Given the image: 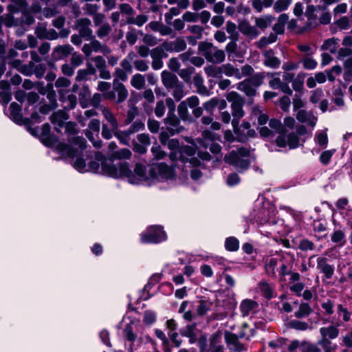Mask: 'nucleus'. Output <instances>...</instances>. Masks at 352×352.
Returning <instances> with one entry per match:
<instances>
[{
	"instance_id": "f257e3e1",
	"label": "nucleus",
	"mask_w": 352,
	"mask_h": 352,
	"mask_svg": "<svg viewBox=\"0 0 352 352\" xmlns=\"http://www.w3.org/2000/svg\"><path fill=\"white\" fill-rule=\"evenodd\" d=\"M50 131L51 126L48 123L42 126L39 138L43 144L48 147L56 146L58 152L64 157H74L77 155V150L67 144L59 143L57 137L52 135Z\"/></svg>"
},
{
	"instance_id": "f03ea898",
	"label": "nucleus",
	"mask_w": 352,
	"mask_h": 352,
	"mask_svg": "<svg viewBox=\"0 0 352 352\" xmlns=\"http://www.w3.org/2000/svg\"><path fill=\"white\" fill-rule=\"evenodd\" d=\"M199 99L197 96H192L182 101L177 106V113L184 122H192L199 118L204 113L203 107H199Z\"/></svg>"
},
{
	"instance_id": "7ed1b4c3",
	"label": "nucleus",
	"mask_w": 352,
	"mask_h": 352,
	"mask_svg": "<svg viewBox=\"0 0 352 352\" xmlns=\"http://www.w3.org/2000/svg\"><path fill=\"white\" fill-rule=\"evenodd\" d=\"M250 156V150L241 146L226 154L223 160L226 163L233 166L239 172H242L250 166V161L248 159Z\"/></svg>"
},
{
	"instance_id": "20e7f679",
	"label": "nucleus",
	"mask_w": 352,
	"mask_h": 352,
	"mask_svg": "<svg viewBox=\"0 0 352 352\" xmlns=\"http://www.w3.org/2000/svg\"><path fill=\"white\" fill-rule=\"evenodd\" d=\"M307 129L305 126L300 124L296 127L295 132H290L278 135L275 139L276 145L280 148H285L287 146L290 149H294L300 146V136L306 135Z\"/></svg>"
},
{
	"instance_id": "39448f33",
	"label": "nucleus",
	"mask_w": 352,
	"mask_h": 352,
	"mask_svg": "<svg viewBox=\"0 0 352 352\" xmlns=\"http://www.w3.org/2000/svg\"><path fill=\"white\" fill-rule=\"evenodd\" d=\"M198 51L206 60L213 64H221L226 59V54L223 50L214 46L212 43L201 41L198 45Z\"/></svg>"
},
{
	"instance_id": "423d86ee",
	"label": "nucleus",
	"mask_w": 352,
	"mask_h": 352,
	"mask_svg": "<svg viewBox=\"0 0 352 352\" xmlns=\"http://www.w3.org/2000/svg\"><path fill=\"white\" fill-rule=\"evenodd\" d=\"M265 77L264 72L256 73L252 77L239 82L236 85V89L249 98L254 97L257 94L256 88L263 83Z\"/></svg>"
},
{
	"instance_id": "0eeeda50",
	"label": "nucleus",
	"mask_w": 352,
	"mask_h": 352,
	"mask_svg": "<svg viewBox=\"0 0 352 352\" xmlns=\"http://www.w3.org/2000/svg\"><path fill=\"white\" fill-rule=\"evenodd\" d=\"M226 99L231 102L232 114L233 116L232 125L233 128L237 127L239 120L244 116L243 107L245 102V98L237 92L231 91L227 94Z\"/></svg>"
},
{
	"instance_id": "6e6552de",
	"label": "nucleus",
	"mask_w": 352,
	"mask_h": 352,
	"mask_svg": "<svg viewBox=\"0 0 352 352\" xmlns=\"http://www.w3.org/2000/svg\"><path fill=\"white\" fill-rule=\"evenodd\" d=\"M150 174L153 178L157 179L168 180L176 177L174 167L164 162L153 164L150 169Z\"/></svg>"
},
{
	"instance_id": "1a4fd4ad",
	"label": "nucleus",
	"mask_w": 352,
	"mask_h": 352,
	"mask_svg": "<svg viewBox=\"0 0 352 352\" xmlns=\"http://www.w3.org/2000/svg\"><path fill=\"white\" fill-rule=\"evenodd\" d=\"M141 236L144 243H156L164 240L166 234L161 227L151 226Z\"/></svg>"
},
{
	"instance_id": "9d476101",
	"label": "nucleus",
	"mask_w": 352,
	"mask_h": 352,
	"mask_svg": "<svg viewBox=\"0 0 352 352\" xmlns=\"http://www.w3.org/2000/svg\"><path fill=\"white\" fill-rule=\"evenodd\" d=\"M91 25V21L89 18L82 17L75 21L74 29L83 36L85 40L88 41L94 36Z\"/></svg>"
},
{
	"instance_id": "9b49d317",
	"label": "nucleus",
	"mask_w": 352,
	"mask_h": 352,
	"mask_svg": "<svg viewBox=\"0 0 352 352\" xmlns=\"http://www.w3.org/2000/svg\"><path fill=\"white\" fill-rule=\"evenodd\" d=\"M181 118L177 116L174 113H168L166 118L164 119V123L166 125V129L172 135L182 133L185 128L181 125Z\"/></svg>"
},
{
	"instance_id": "f8f14e48",
	"label": "nucleus",
	"mask_w": 352,
	"mask_h": 352,
	"mask_svg": "<svg viewBox=\"0 0 352 352\" xmlns=\"http://www.w3.org/2000/svg\"><path fill=\"white\" fill-rule=\"evenodd\" d=\"M244 336L245 335L243 333H241L239 336H238L233 333L226 331L225 333V340L229 349L234 352L246 351L245 345L239 340V338H243Z\"/></svg>"
},
{
	"instance_id": "ddd939ff",
	"label": "nucleus",
	"mask_w": 352,
	"mask_h": 352,
	"mask_svg": "<svg viewBox=\"0 0 352 352\" xmlns=\"http://www.w3.org/2000/svg\"><path fill=\"white\" fill-rule=\"evenodd\" d=\"M69 118V116L67 111L63 109L52 113L50 117V120L54 126L55 131L60 133V129L64 126V124L66 123L65 121L67 120Z\"/></svg>"
},
{
	"instance_id": "4468645a",
	"label": "nucleus",
	"mask_w": 352,
	"mask_h": 352,
	"mask_svg": "<svg viewBox=\"0 0 352 352\" xmlns=\"http://www.w3.org/2000/svg\"><path fill=\"white\" fill-rule=\"evenodd\" d=\"M122 333L124 340L131 342L129 352H133L134 342L138 338V325L131 322L125 326Z\"/></svg>"
},
{
	"instance_id": "2eb2a0df",
	"label": "nucleus",
	"mask_w": 352,
	"mask_h": 352,
	"mask_svg": "<svg viewBox=\"0 0 352 352\" xmlns=\"http://www.w3.org/2000/svg\"><path fill=\"white\" fill-rule=\"evenodd\" d=\"M94 63V67L99 71V76L101 78L109 80L111 78L110 72L107 69L106 60L102 56H96L91 58Z\"/></svg>"
},
{
	"instance_id": "dca6fc26",
	"label": "nucleus",
	"mask_w": 352,
	"mask_h": 352,
	"mask_svg": "<svg viewBox=\"0 0 352 352\" xmlns=\"http://www.w3.org/2000/svg\"><path fill=\"white\" fill-rule=\"evenodd\" d=\"M251 119L257 121L258 125H265L269 120V116L261 106H254L250 113Z\"/></svg>"
},
{
	"instance_id": "f3484780",
	"label": "nucleus",
	"mask_w": 352,
	"mask_h": 352,
	"mask_svg": "<svg viewBox=\"0 0 352 352\" xmlns=\"http://www.w3.org/2000/svg\"><path fill=\"white\" fill-rule=\"evenodd\" d=\"M161 78L163 85L168 90H170L171 88L181 82L175 74L166 70L162 72Z\"/></svg>"
},
{
	"instance_id": "a211bd4d",
	"label": "nucleus",
	"mask_w": 352,
	"mask_h": 352,
	"mask_svg": "<svg viewBox=\"0 0 352 352\" xmlns=\"http://www.w3.org/2000/svg\"><path fill=\"white\" fill-rule=\"evenodd\" d=\"M192 82L198 94L203 96H209L210 95L211 91L205 85L204 78L199 73L194 75Z\"/></svg>"
},
{
	"instance_id": "6ab92c4d",
	"label": "nucleus",
	"mask_w": 352,
	"mask_h": 352,
	"mask_svg": "<svg viewBox=\"0 0 352 352\" xmlns=\"http://www.w3.org/2000/svg\"><path fill=\"white\" fill-rule=\"evenodd\" d=\"M317 267L327 279L332 278L334 273V267L328 263V259L326 257H318L317 258Z\"/></svg>"
},
{
	"instance_id": "aec40b11",
	"label": "nucleus",
	"mask_w": 352,
	"mask_h": 352,
	"mask_svg": "<svg viewBox=\"0 0 352 352\" xmlns=\"http://www.w3.org/2000/svg\"><path fill=\"white\" fill-rule=\"evenodd\" d=\"M296 119L301 123H306L307 125L314 127L318 121L316 116L311 111L302 109L298 111Z\"/></svg>"
},
{
	"instance_id": "412c9836",
	"label": "nucleus",
	"mask_w": 352,
	"mask_h": 352,
	"mask_svg": "<svg viewBox=\"0 0 352 352\" xmlns=\"http://www.w3.org/2000/svg\"><path fill=\"white\" fill-rule=\"evenodd\" d=\"M263 64L266 67L276 69L281 64L280 60L275 56L274 52L272 50H267L263 52Z\"/></svg>"
},
{
	"instance_id": "4be33fe9",
	"label": "nucleus",
	"mask_w": 352,
	"mask_h": 352,
	"mask_svg": "<svg viewBox=\"0 0 352 352\" xmlns=\"http://www.w3.org/2000/svg\"><path fill=\"white\" fill-rule=\"evenodd\" d=\"M113 160L114 159H111V156L110 155L108 160H104L101 164V173L114 178H118V170L113 164Z\"/></svg>"
},
{
	"instance_id": "5701e85b",
	"label": "nucleus",
	"mask_w": 352,
	"mask_h": 352,
	"mask_svg": "<svg viewBox=\"0 0 352 352\" xmlns=\"http://www.w3.org/2000/svg\"><path fill=\"white\" fill-rule=\"evenodd\" d=\"M239 31L245 36L251 39L256 38L259 32L256 27L252 26L247 21H243L239 24Z\"/></svg>"
},
{
	"instance_id": "b1692460",
	"label": "nucleus",
	"mask_w": 352,
	"mask_h": 352,
	"mask_svg": "<svg viewBox=\"0 0 352 352\" xmlns=\"http://www.w3.org/2000/svg\"><path fill=\"white\" fill-rule=\"evenodd\" d=\"M85 69H79L77 72L75 80L76 82L87 81L89 80V76L91 75H96V70L94 66L89 63L86 64Z\"/></svg>"
},
{
	"instance_id": "393cba45",
	"label": "nucleus",
	"mask_w": 352,
	"mask_h": 352,
	"mask_svg": "<svg viewBox=\"0 0 352 352\" xmlns=\"http://www.w3.org/2000/svg\"><path fill=\"white\" fill-rule=\"evenodd\" d=\"M90 43H85L82 47V52L87 56L89 57L91 55L92 52H98L101 47V43L97 40L94 35L91 38H89Z\"/></svg>"
},
{
	"instance_id": "a878e982",
	"label": "nucleus",
	"mask_w": 352,
	"mask_h": 352,
	"mask_svg": "<svg viewBox=\"0 0 352 352\" xmlns=\"http://www.w3.org/2000/svg\"><path fill=\"white\" fill-rule=\"evenodd\" d=\"M113 90L116 93L118 97L116 100V104H120L126 100L129 96L128 90L124 85L122 82H116V79L113 80Z\"/></svg>"
},
{
	"instance_id": "bb28decb",
	"label": "nucleus",
	"mask_w": 352,
	"mask_h": 352,
	"mask_svg": "<svg viewBox=\"0 0 352 352\" xmlns=\"http://www.w3.org/2000/svg\"><path fill=\"white\" fill-rule=\"evenodd\" d=\"M340 326V322H336L335 325L331 324L328 327H321L320 329V333L321 337L330 338V339H336L339 335V329L338 327Z\"/></svg>"
},
{
	"instance_id": "cd10ccee",
	"label": "nucleus",
	"mask_w": 352,
	"mask_h": 352,
	"mask_svg": "<svg viewBox=\"0 0 352 352\" xmlns=\"http://www.w3.org/2000/svg\"><path fill=\"white\" fill-rule=\"evenodd\" d=\"M118 177H126L131 184H136L137 179L133 172L130 170L127 163H120Z\"/></svg>"
},
{
	"instance_id": "c85d7f7f",
	"label": "nucleus",
	"mask_w": 352,
	"mask_h": 352,
	"mask_svg": "<svg viewBox=\"0 0 352 352\" xmlns=\"http://www.w3.org/2000/svg\"><path fill=\"white\" fill-rule=\"evenodd\" d=\"M74 48L69 44L57 45L53 51V55L58 59H62L72 54Z\"/></svg>"
},
{
	"instance_id": "c756f323",
	"label": "nucleus",
	"mask_w": 352,
	"mask_h": 352,
	"mask_svg": "<svg viewBox=\"0 0 352 352\" xmlns=\"http://www.w3.org/2000/svg\"><path fill=\"white\" fill-rule=\"evenodd\" d=\"M204 72L208 78H221L222 67L217 66L216 64L208 65L204 67Z\"/></svg>"
},
{
	"instance_id": "7c9ffc66",
	"label": "nucleus",
	"mask_w": 352,
	"mask_h": 352,
	"mask_svg": "<svg viewBox=\"0 0 352 352\" xmlns=\"http://www.w3.org/2000/svg\"><path fill=\"white\" fill-rule=\"evenodd\" d=\"M101 111L102 116L107 121L111 128H112L113 130H116L119 126V124L115 115L112 113V111L110 109H109L106 107H102Z\"/></svg>"
},
{
	"instance_id": "2f4dec72",
	"label": "nucleus",
	"mask_w": 352,
	"mask_h": 352,
	"mask_svg": "<svg viewBox=\"0 0 352 352\" xmlns=\"http://www.w3.org/2000/svg\"><path fill=\"white\" fill-rule=\"evenodd\" d=\"M10 117L16 123H22L24 122L21 113V107L16 102H12L10 106Z\"/></svg>"
},
{
	"instance_id": "473e14b6",
	"label": "nucleus",
	"mask_w": 352,
	"mask_h": 352,
	"mask_svg": "<svg viewBox=\"0 0 352 352\" xmlns=\"http://www.w3.org/2000/svg\"><path fill=\"white\" fill-rule=\"evenodd\" d=\"M258 307V303L252 300H244L240 306L242 315L247 316Z\"/></svg>"
},
{
	"instance_id": "72a5a7b5",
	"label": "nucleus",
	"mask_w": 352,
	"mask_h": 352,
	"mask_svg": "<svg viewBox=\"0 0 352 352\" xmlns=\"http://www.w3.org/2000/svg\"><path fill=\"white\" fill-rule=\"evenodd\" d=\"M222 73L225 74L226 76L231 77L234 76L236 79H241V75L240 69L237 67H234L230 63H227L221 65Z\"/></svg>"
},
{
	"instance_id": "f704fd0d",
	"label": "nucleus",
	"mask_w": 352,
	"mask_h": 352,
	"mask_svg": "<svg viewBox=\"0 0 352 352\" xmlns=\"http://www.w3.org/2000/svg\"><path fill=\"white\" fill-rule=\"evenodd\" d=\"M111 32L112 28L111 25L107 22H104L100 26L98 27L96 34L98 38L107 40Z\"/></svg>"
},
{
	"instance_id": "c9c22d12",
	"label": "nucleus",
	"mask_w": 352,
	"mask_h": 352,
	"mask_svg": "<svg viewBox=\"0 0 352 352\" xmlns=\"http://www.w3.org/2000/svg\"><path fill=\"white\" fill-rule=\"evenodd\" d=\"M212 306V302L210 300H199L196 307V314L199 317L205 316L207 314V312L211 309Z\"/></svg>"
},
{
	"instance_id": "e433bc0d",
	"label": "nucleus",
	"mask_w": 352,
	"mask_h": 352,
	"mask_svg": "<svg viewBox=\"0 0 352 352\" xmlns=\"http://www.w3.org/2000/svg\"><path fill=\"white\" fill-rule=\"evenodd\" d=\"M0 23H3L6 27H17L21 25L19 19H16L11 14H6L0 16Z\"/></svg>"
},
{
	"instance_id": "4c0bfd02",
	"label": "nucleus",
	"mask_w": 352,
	"mask_h": 352,
	"mask_svg": "<svg viewBox=\"0 0 352 352\" xmlns=\"http://www.w3.org/2000/svg\"><path fill=\"white\" fill-rule=\"evenodd\" d=\"M130 82L133 87L138 90H141L145 87V77L140 73L135 74L131 77Z\"/></svg>"
},
{
	"instance_id": "58836bf2",
	"label": "nucleus",
	"mask_w": 352,
	"mask_h": 352,
	"mask_svg": "<svg viewBox=\"0 0 352 352\" xmlns=\"http://www.w3.org/2000/svg\"><path fill=\"white\" fill-rule=\"evenodd\" d=\"M128 107L129 109L126 112V117L124 120V123L126 124H131L135 118L139 114V109L133 103L129 102Z\"/></svg>"
},
{
	"instance_id": "ea45409f",
	"label": "nucleus",
	"mask_w": 352,
	"mask_h": 352,
	"mask_svg": "<svg viewBox=\"0 0 352 352\" xmlns=\"http://www.w3.org/2000/svg\"><path fill=\"white\" fill-rule=\"evenodd\" d=\"M148 21V16L145 14H139L136 17L127 16L126 23L129 25H136L139 27L142 26Z\"/></svg>"
},
{
	"instance_id": "a19ab883",
	"label": "nucleus",
	"mask_w": 352,
	"mask_h": 352,
	"mask_svg": "<svg viewBox=\"0 0 352 352\" xmlns=\"http://www.w3.org/2000/svg\"><path fill=\"white\" fill-rule=\"evenodd\" d=\"M277 38V35L275 33H271L268 36L262 37L256 43V45L259 49H263L269 44L275 43Z\"/></svg>"
},
{
	"instance_id": "79ce46f5",
	"label": "nucleus",
	"mask_w": 352,
	"mask_h": 352,
	"mask_svg": "<svg viewBox=\"0 0 352 352\" xmlns=\"http://www.w3.org/2000/svg\"><path fill=\"white\" fill-rule=\"evenodd\" d=\"M312 309L308 303L302 302L300 305L298 311L294 313V316L297 318H302L307 317L311 312Z\"/></svg>"
},
{
	"instance_id": "37998d69",
	"label": "nucleus",
	"mask_w": 352,
	"mask_h": 352,
	"mask_svg": "<svg viewBox=\"0 0 352 352\" xmlns=\"http://www.w3.org/2000/svg\"><path fill=\"white\" fill-rule=\"evenodd\" d=\"M331 339L321 337V339L318 340V344L323 349L324 352H334L337 348L336 344H333Z\"/></svg>"
},
{
	"instance_id": "c03bdc74",
	"label": "nucleus",
	"mask_w": 352,
	"mask_h": 352,
	"mask_svg": "<svg viewBox=\"0 0 352 352\" xmlns=\"http://www.w3.org/2000/svg\"><path fill=\"white\" fill-rule=\"evenodd\" d=\"M338 41L336 38H329L324 41L321 48L322 50H329L331 54H335L337 52Z\"/></svg>"
},
{
	"instance_id": "a18cd8bd",
	"label": "nucleus",
	"mask_w": 352,
	"mask_h": 352,
	"mask_svg": "<svg viewBox=\"0 0 352 352\" xmlns=\"http://www.w3.org/2000/svg\"><path fill=\"white\" fill-rule=\"evenodd\" d=\"M274 19V18L272 16L267 15L263 17L256 18L255 20V24L258 28L265 30L271 25Z\"/></svg>"
},
{
	"instance_id": "49530a36",
	"label": "nucleus",
	"mask_w": 352,
	"mask_h": 352,
	"mask_svg": "<svg viewBox=\"0 0 352 352\" xmlns=\"http://www.w3.org/2000/svg\"><path fill=\"white\" fill-rule=\"evenodd\" d=\"M195 328V324L188 325L186 329L181 331V335L189 338V342L194 344L197 342V336L194 331Z\"/></svg>"
},
{
	"instance_id": "de8ad7c7",
	"label": "nucleus",
	"mask_w": 352,
	"mask_h": 352,
	"mask_svg": "<svg viewBox=\"0 0 352 352\" xmlns=\"http://www.w3.org/2000/svg\"><path fill=\"white\" fill-rule=\"evenodd\" d=\"M131 151L126 148H121L118 151H116L111 154V159L114 160H126L131 157Z\"/></svg>"
},
{
	"instance_id": "09e8293b",
	"label": "nucleus",
	"mask_w": 352,
	"mask_h": 352,
	"mask_svg": "<svg viewBox=\"0 0 352 352\" xmlns=\"http://www.w3.org/2000/svg\"><path fill=\"white\" fill-rule=\"evenodd\" d=\"M332 242L337 243L338 247L343 246L346 243L345 234L341 230H336L331 235Z\"/></svg>"
},
{
	"instance_id": "8fccbe9b",
	"label": "nucleus",
	"mask_w": 352,
	"mask_h": 352,
	"mask_svg": "<svg viewBox=\"0 0 352 352\" xmlns=\"http://www.w3.org/2000/svg\"><path fill=\"white\" fill-rule=\"evenodd\" d=\"M332 100L335 104L338 107H341L344 105V100L343 98L344 93L342 89L338 87L333 90Z\"/></svg>"
},
{
	"instance_id": "3c124183",
	"label": "nucleus",
	"mask_w": 352,
	"mask_h": 352,
	"mask_svg": "<svg viewBox=\"0 0 352 352\" xmlns=\"http://www.w3.org/2000/svg\"><path fill=\"white\" fill-rule=\"evenodd\" d=\"M268 121L270 127L274 129L279 135L286 133V129L283 126L280 120L276 118H269Z\"/></svg>"
},
{
	"instance_id": "603ef678",
	"label": "nucleus",
	"mask_w": 352,
	"mask_h": 352,
	"mask_svg": "<svg viewBox=\"0 0 352 352\" xmlns=\"http://www.w3.org/2000/svg\"><path fill=\"white\" fill-rule=\"evenodd\" d=\"M67 141L69 144L78 146V148L83 151L87 148V142L86 140L80 136H73V137H68Z\"/></svg>"
},
{
	"instance_id": "864d4df0",
	"label": "nucleus",
	"mask_w": 352,
	"mask_h": 352,
	"mask_svg": "<svg viewBox=\"0 0 352 352\" xmlns=\"http://www.w3.org/2000/svg\"><path fill=\"white\" fill-rule=\"evenodd\" d=\"M278 261L275 258H271L265 262V269L268 276H275V268L277 266Z\"/></svg>"
},
{
	"instance_id": "5fc2aeb1",
	"label": "nucleus",
	"mask_w": 352,
	"mask_h": 352,
	"mask_svg": "<svg viewBox=\"0 0 352 352\" xmlns=\"http://www.w3.org/2000/svg\"><path fill=\"white\" fill-rule=\"evenodd\" d=\"M170 90H173L172 95L176 101H179L185 96L184 85L182 82Z\"/></svg>"
},
{
	"instance_id": "6e6d98bb",
	"label": "nucleus",
	"mask_w": 352,
	"mask_h": 352,
	"mask_svg": "<svg viewBox=\"0 0 352 352\" xmlns=\"http://www.w3.org/2000/svg\"><path fill=\"white\" fill-rule=\"evenodd\" d=\"M259 289L262 294L267 299H270L272 297L273 289L270 285L266 281H261L258 284Z\"/></svg>"
},
{
	"instance_id": "4d7b16f0",
	"label": "nucleus",
	"mask_w": 352,
	"mask_h": 352,
	"mask_svg": "<svg viewBox=\"0 0 352 352\" xmlns=\"http://www.w3.org/2000/svg\"><path fill=\"white\" fill-rule=\"evenodd\" d=\"M303 67L306 69H314L316 67L318 63L311 56H303L300 60Z\"/></svg>"
},
{
	"instance_id": "13d9d810",
	"label": "nucleus",
	"mask_w": 352,
	"mask_h": 352,
	"mask_svg": "<svg viewBox=\"0 0 352 352\" xmlns=\"http://www.w3.org/2000/svg\"><path fill=\"white\" fill-rule=\"evenodd\" d=\"M113 131V135L124 145L129 144V138L127 136L124 131L119 129V126Z\"/></svg>"
},
{
	"instance_id": "bf43d9fd",
	"label": "nucleus",
	"mask_w": 352,
	"mask_h": 352,
	"mask_svg": "<svg viewBox=\"0 0 352 352\" xmlns=\"http://www.w3.org/2000/svg\"><path fill=\"white\" fill-rule=\"evenodd\" d=\"M292 0H276L274 4V10L278 13L288 8Z\"/></svg>"
},
{
	"instance_id": "052dcab7",
	"label": "nucleus",
	"mask_w": 352,
	"mask_h": 352,
	"mask_svg": "<svg viewBox=\"0 0 352 352\" xmlns=\"http://www.w3.org/2000/svg\"><path fill=\"white\" fill-rule=\"evenodd\" d=\"M19 20L21 22L20 26L21 27L24 25L28 26L31 25L35 21L34 16L31 14V13L29 11L27 10L23 11L22 16L19 19Z\"/></svg>"
},
{
	"instance_id": "680f3d73",
	"label": "nucleus",
	"mask_w": 352,
	"mask_h": 352,
	"mask_svg": "<svg viewBox=\"0 0 352 352\" xmlns=\"http://www.w3.org/2000/svg\"><path fill=\"white\" fill-rule=\"evenodd\" d=\"M195 72V68L190 67L186 69H180L177 72L180 78L186 82H189L191 79V76Z\"/></svg>"
},
{
	"instance_id": "e2e57ef3",
	"label": "nucleus",
	"mask_w": 352,
	"mask_h": 352,
	"mask_svg": "<svg viewBox=\"0 0 352 352\" xmlns=\"http://www.w3.org/2000/svg\"><path fill=\"white\" fill-rule=\"evenodd\" d=\"M278 73H267V76L271 77L272 79L269 81V85L274 89H279L283 82L279 77L276 76Z\"/></svg>"
},
{
	"instance_id": "0e129e2a",
	"label": "nucleus",
	"mask_w": 352,
	"mask_h": 352,
	"mask_svg": "<svg viewBox=\"0 0 352 352\" xmlns=\"http://www.w3.org/2000/svg\"><path fill=\"white\" fill-rule=\"evenodd\" d=\"M146 166L140 163H137L135 166L134 170H133V175L138 177V179L136 178L137 182L138 180H142L146 178Z\"/></svg>"
},
{
	"instance_id": "69168bd1",
	"label": "nucleus",
	"mask_w": 352,
	"mask_h": 352,
	"mask_svg": "<svg viewBox=\"0 0 352 352\" xmlns=\"http://www.w3.org/2000/svg\"><path fill=\"white\" fill-rule=\"evenodd\" d=\"M64 126L65 128V133L67 134L69 137H73L78 134V129L77 127V124L74 122H67Z\"/></svg>"
},
{
	"instance_id": "338daca9",
	"label": "nucleus",
	"mask_w": 352,
	"mask_h": 352,
	"mask_svg": "<svg viewBox=\"0 0 352 352\" xmlns=\"http://www.w3.org/2000/svg\"><path fill=\"white\" fill-rule=\"evenodd\" d=\"M118 9L120 10V14L126 15L127 16H132L135 10L133 7L126 3H122L118 5Z\"/></svg>"
},
{
	"instance_id": "774afa93",
	"label": "nucleus",
	"mask_w": 352,
	"mask_h": 352,
	"mask_svg": "<svg viewBox=\"0 0 352 352\" xmlns=\"http://www.w3.org/2000/svg\"><path fill=\"white\" fill-rule=\"evenodd\" d=\"M151 151L156 160H162L167 155L166 153L159 145L153 146Z\"/></svg>"
}]
</instances>
